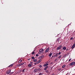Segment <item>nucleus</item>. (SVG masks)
I'll use <instances>...</instances> for the list:
<instances>
[{
  "label": "nucleus",
  "instance_id": "nucleus-1",
  "mask_svg": "<svg viewBox=\"0 0 75 75\" xmlns=\"http://www.w3.org/2000/svg\"><path fill=\"white\" fill-rule=\"evenodd\" d=\"M75 62H73L69 64V66H71V65H75Z\"/></svg>",
  "mask_w": 75,
  "mask_h": 75
},
{
  "label": "nucleus",
  "instance_id": "nucleus-2",
  "mask_svg": "<svg viewBox=\"0 0 75 75\" xmlns=\"http://www.w3.org/2000/svg\"><path fill=\"white\" fill-rule=\"evenodd\" d=\"M10 72H11V69H9L6 71V74H9L10 73Z\"/></svg>",
  "mask_w": 75,
  "mask_h": 75
},
{
  "label": "nucleus",
  "instance_id": "nucleus-3",
  "mask_svg": "<svg viewBox=\"0 0 75 75\" xmlns=\"http://www.w3.org/2000/svg\"><path fill=\"white\" fill-rule=\"evenodd\" d=\"M27 71V69H23L22 71V72H26Z\"/></svg>",
  "mask_w": 75,
  "mask_h": 75
},
{
  "label": "nucleus",
  "instance_id": "nucleus-4",
  "mask_svg": "<svg viewBox=\"0 0 75 75\" xmlns=\"http://www.w3.org/2000/svg\"><path fill=\"white\" fill-rule=\"evenodd\" d=\"M62 46L60 45L59 46V47H57V50H60Z\"/></svg>",
  "mask_w": 75,
  "mask_h": 75
},
{
  "label": "nucleus",
  "instance_id": "nucleus-5",
  "mask_svg": "<svg viewBox=\"0 0 75 75\" xmlns=\"http://www.w3.org/2000/svg\"><path fill=\"white\" fill-rule=\"evenodd\" d=\"M37 71H38V69H35L33 70L34 72L35 73V72H37Z\"/></svg>",
  "mask_w": 75,
  "mask_h": 75
},
{
  "label": "nucleus",
  "instance_id": "nucleus-6",
  "mask_svg": "<svg viewBox=\"0 0 75 75\" xmlns=\"http://www.w3.org/2000/svg\"><path fill=\"white\" fill-rule=\"evenodd\" d=\"M58 56V53H57L54 56V57H57Z\"/></svg>",
  "mask_w": 75,
  "mask_h": 75
},
{
  "label": "nucleus",
  "instance_id": "nucleus-7",
  "mask_svg": "<svg viewBox=\"0 0 75 75\" xmlns=\"http://www.w3.org/2000/svg\"><path fill=\"white\" fill-rule=\"evenodd\" d=\"M49 50L50 49H49V48H48L46 50V51H45V52L47 53L49 51Z\"/></svg>",
  "mask_w": 75,
  "mask_h": 75
},
{
  "label": "nucleus",
  "instance_id": "nucleus-8",
  "mask_svg": "<svg viewBox=\"0 0 75 75\" xmlns=\"http://www.w3.org/2000/svg\"><path fill=\"white\" fill-rule=\"evenodd\" d=\"M60 39H61V38H58L57 39V40H56V42H58V41H59Z\"/></svg>",
  "mask_w": 75,
  "mask_h": 75
},
{
  "label": "nucleus",
  "instance_id": "nucleus-9",
  "mask_svg": "<svg viewBox=\"0 0 75 75\" xmlns=\"http://www.w3.org/2000/svg\"><path fill=\"white\" fill-rule=\"evenodd\" d=\"M48 65V64L46 63L43 65V67H47V65Z\"/></svg>",
  "mask_w": 75,
  "mask_h": 75
},
{
  "label": "nucleus",
  "instance_id": "nucleus-10",
  "mask_svg": "<svg viewBox=\"0 0 75 75\" xmlns=\"http://www.w3.org/2000/svg\"><path fill=\"white\" fill-rule=\"evenodd\" d=\"M47 68H48V66H46L44 69L45 71H46L47 69Z\"/></svg>",
  "mask_w": 75,
  "mask_h": 75
},
{
  "label": "nucleus",
  "instance_id": "nucleus-11",
  "mask_svg": "<svg viewBox=\"0 0 75 75\" xmlns=\"http://www.w3.org/2000/svg\"><path fill=\"white\" fill-rule=\"evenodd\" d=\"M75 45L74 44L72 46V47H71V48L72 49H73V48H74V47H75Z\"/></svg>",
  "mask_w": 75,
  "mask_h": 75
},
{
  "label": "nucleus",
  "instance_id": "nucleus-12",
  "mask_svg": "<svg viewBox=\"0 0 75 75\" xmlns=\"http://www.w3.org/2000/svg\"><path fill=\"white\" fill-rule=\"evenodd\" d=\"M43 49H40L39 50V52H42L43 51Z\"/></svg>",
  "mask_w": 75,
  "mask_h": 75
},
{
  "label": "nucleus",
  "instance_id": "nucleus-13",
  "mask_svg": "<svg viewBox=\"0 0 75 75\" xmlns=\"http://www.w3.org/2000/svg\"><path fill=\"white\" fill-rule=\"evenodd\" d=\"M21 64H17L16 65V66L17 67H20V66H21Z\"/></svg>",
  "mask_w": 75,
  "mask_h": 75
},
{
  "label": "nucleus",
  "instance_id": "nucleus-14",
  "mask_svg": "<svg viewBox=\"0 0 75 75\" xmlns=\"http://www.w3.org/2000/svg\"><path fill=\"white\" fill-rule=\"evenodd\" d=\"M52 53H50V54L49 55V57H51V55H52Z\"/></svg>",
  "mask_w": 75,
  "mask_h": 75
},
{
  "label": "nucleus",
  "instance_id": "nucleus-15",
  "mask_svg": "<svg viewBox=\"0 0 75 75\" xmlns=\"http://www.w3.org/2000/svg\"><path fill=\"white\" fill-rule=\"evenodd\" d=\"M22 62V60L21 59L18 61V63H21V62Z\"/></svg>",
  "mask_w": 75,
  "mask_h": 75
},
{
  "label": "nucleus",
  "instance_id": "nucleus-16",
  "mask_svg": "<svg viewBox=\"0 0 75 75\" xmlns=\"http://www.w3.org/2000/svg\"><path fill=\"white\" fill-rule=\"evenodd\" d=\"M31 66H32V64H29L28 65V67H31Z\"/></svg>",
  "mask_w": 75,
  "mask_h": 75
},
{
  "label": "nucleus",
  "instance_id": "nucleus-17",
  "mask_svg": "<svg viewBox=\"0 0 75 75\" xmlns=\"http://www.w3.org/2000/svg\"><path fill=\"white\" fill-rule=\"evenodd\" d=\"M13 64H11L10 65V66H8V67H13Z\"/></svg>",
  "mask_w": 75,
  "mask_h": 75
},
{
  "label": "nucleus",
  "instance_id": "nucleus-18",
  "mask_svg": "<svg viewBox=\"0 0 75 75\" xmlns=\"http://www.w3.org/2000/svg\"><path fill=\"white\" fill-rule=\"evenodd\" d=\"M63 49L64 50H66V47H63Z\"/></svg>",
  "mask_w": 75,
  "mask_h": 75
},
{
  "label": "nucleus",
  "instance_id": "nucleus-19",
  "mask_svg": "<svg viewBox=\"0 0 75 75\" xmlns=\"http://www.w3.org/2000/svg\"><path fill=\"white\" fill-rule=\"evenodd\" d=\"M66 67V66L65 65H63V66H62V68H65Z\"/></svg>",
  "mask_w": 75,
  "mask_h": 75
},
{
  "label": "nucleus",
  "instance_id": "nucleus-20",
  "mask_svg": "<svg viewBox=\"0 0 75 75\" xmlns=\"http://www.w3.org/2000/svg\"><path fill=\"white\" fill-rule=\"evenodd\" d=\"M33 61H34V62H35L37 61V59H35Z\"/></svg>",
  "mask_w": 75,
  "mask_h": 75
},
{
  "label": "nucleus",
  "instance_id": "nucleus-21",
  "mask_svg": "<svg viewBox=\"0 0 75 75\" xmlns=\"http://www.w3.org/2000/svg\"><path fill=\"white\" fill-rule=\"evenodd\" d=\"M62 57V55H60V56H59L58 57V58H59V59L60 58H61V57Z\"/></svg>",
  "mask_w": 75,
  "mask_h": 75
},
{
  "label": "nucleus",
  "instance_id": "nucleus-22",
  "mask_svg": "<svg viewBox=\"0 0 75 75\" xmlns=\"http://www.w3.org/2000/svg\"><path fill=\"white\" fill-rule=\"evenodd\" d=\"M58 59H58V58H57L55 60V61H54L55 62V61H57V60H58Z\"/></svg>",
  "mask_w": 75,
  "mask_h": 75
},
{
  "label": "nucleus",
  "instance_id": "nucleus-23",
  "mask_svg": "<svg viewBox=\"0 0 75 75\" xmlns=\"http://www.w3.org/2000/svg\"><path fill=\"white\" fill-rule=\"evenodd\" d=\"M24 63H23V62H22L21 63V65H23L24 64Z\"/></svg>",
  "mask_w": 75,
  "mask_h": 75
},
{
  "label": "nucleus",
  "instance_id": "nucleus-24",
  "mask_svg": "<svg viewBox=\"0 0 75 75\" xmlns=\"http://www.w3.org/2000/svg\"><path fill=\"white\" fill-rule=\"evenodd\" d=\"M47 73H48V70H47L45 71Z\"/></svg>",
  "mask_w": 75,
  "mask_h": 75
},
{
  "label": "nucleus",
  "instance_id": "nucleus-25",
  "mask_svg": "<svg viewBox=\"0 0 75 75\" xmlns=\"http://www.w3.org/2000/svg\"><path fill=\"white\" fill-rule=\"evenodd\" d=\"M42 65H40V66H39V67L40 68H42Z\"/></svg>",
  "mask_w": 75,
  "mask_h": 75
},
{
  "label": "nucleus",
  "instance_id": "nucleus-26",
  "mask_svg": "<svg viewBox=\"0 0 75 75\" xmlns=\"http://www.w3.org/2000/svg\"><path fill=\"white\" fill-rule=\"evenodd\" d=\"M38 54H42V53H41V52H38Z\"/></svg>",
  "mask_w": 75,
  "mask_h": 75
},
{
  "label": "nucleus",
  "instance_id": "nucleus-27",
  "mask_svg": "<svg viewBox=\"0 0 75 75\" xmlns=\"http://www.w3.org/2000/svg\"><path fill=\"white\" fill-rule=\"evenodd\" d=\"M35 58H34V57H32V59H34Z\"/></svg>",
  "mask_w": 75,
  "mask_h": 75
},
{
  "label": "nucleus",
  "instance_id": "nucleus-28",
  "mask_svg": "<svg viewBox=\"0 0 75 75\" xmlns=\"http://www.w3.org/2000/svg\"><path fill=\"white\" fill-rule=\"evenodd\" d=\"M24 67H25L26 65V63H24Z\"/></svg>",
  "mask_w": 75,
  "mask_h": 75
},
{
  "label": "nucleus",
  "instance_id": "nucleus-29",
  "mask_svg": "<svg viewBox=\"0 0 75 75\" xmlns=\"http://www.w3.org/2000/svg\"><path fill=\"white\" fill-rule=\"evenodd\" d=\"M37 64H39V63H40V62L39 61H38L37 62Z\"/></svg>",
  "mask_w": 75,
  "mask_h": 75
},
{
  "label": "nucleus",
  "instance_id": "nucleus-30",
  "mask_svg": "<svg viewBox=\"0 0 75 75\" xmlns=\"http://www.w3.org/2000/svg\"><path fill=\"white\" fill-rule=\"evenodd\" d=\"M13 73H14L13 72H12L10 73V75H11V74H13Z\"/></svg>",
  "mask_w": 75,
  "mask_h": 75
},
{
  "label": "nucleus",
  "instance_id": "nucleus-31",
  "mask_svg": "<svg viewBox=\"0 0 75 75\" xmlns=\"http://www.w3.org/2000/svg\"><path fill=\"white\" fill-rule=\"evenodd\" d=\"M39 75H42V73H39Z\"/></svg>",
  "mask_w": 75,
  "mask_h": 75
},
{
  "label": "nucleus",
  "instance_id": "nucleus-32",
  "mask_svg": "<svg viewBox=\"0 0 75 75\" xmlns=\"http://www.w3.org/2000/svg\"><path fill=\"white\" fill-rule=\"evenodd\" d=\"M34 54V52H32V55H33Z\"/></svg>",
  "mask_w": 75,
  "mask_h": 75
},
{
  "label": "nucleus",
  "instance_id": "nucleus-33",
  "mask_svg": "<svg viewBox=\"0 0 75 75\" xmlns=\"http://www.w3.org/2000/svg\"><path fill=\"white\" fill-rule=\"evenodd\" d=\"M70 40H73V38H71L70 39Z\"/></svg>",
  "mask_w": 75,
  "mask_h": 75
},
{
  "label": "nucleus",
  "instance_id": "nucleus-34",
  "mask_svg": "<svg viewBox=\"0 0 75 75\" xmlns=\"http://www.w3.org/2000/svg\"><path fill=\"white\" fill-rule=\"evenodd\" d=\"M39 62H40L41 61V59H40L39 60Z\"/></svg>",
  "mask_w": 75,
  "mask_h": 75
},
{
  "label": "nucleus",
  "instance_id": "nucleus-35",
  "mask_svg": "<svg viewBox=\"0 0 75 75\" xmlns=\"http://www.w3.org/2000/svg\"><path fill=\"white\" fill-rule=\"evenodd\" d=\"M61 54V52H59V53H58V55H59Z\"/></svg>",
  "mask_w": 75,
  "mask_h": 75
},
{
  "label": "nucleus",
  "instance_id": "nucleus-36",
  "mask_svg": "<svg viewBox=\"0 0 75 75\" xmlns=\"http://www.w3.org/2000/svg\"><path fill=\"white\" fill-rule=\"evenodd\" d=\"M36 57H38V54H36Z\"/></svg>",
  "mask_w": 75,
  "mask_h": 75
},
{
  "label": "nucleus",
  "instance_id": "nucleus-37",
  "mask_svg": "<svg viewBox=\"0 0 75 75\" xmlns=\"http://www.w3.org/2000/svg\"><path fill=\"white\" fill-rule=\"evenodd\" d=\"M71 58L69 59V61H71Z\"/></svg>",
  "mask_w": 75,
  "mask_h": 75
},
{
  "label": "nucleus",
  "instance_id": "nucleus-38",
  "mask_svg": "<svg viewBox=\"0 0 75 75\" xmlns=\"http://www.w3.org/2000/svg\"><path fill=\"white\" fill-rule=\"evenodd\" d=\"M39 58V59H41L42 58L41 57H40Z\"/></svg>",
  "mask_w": 75,
  "mask_h": 75
},
{
  "label": "nucleus",
  "instance_id": "nucleus-39",
  "mask_svg": "<svg viewBox=\"0 0 75 75\" xmlns=\"http://www.w3.org/2000/svg\"><path fill=\"white\" fill-rule=\"evenodd\" d=\"M44 57V56H43V55H42V56H40V57H41V58H42V57Z\"/></svg>",
  "mask_w": 75,
  "mask_h": 75
},
{
  "label": "nucleus",
  "instance_id": "nucleus-40",
  "mask_svg": "<svg viewBox=\"0 0 75 75\" xmlns=\"http://www.w3.org/2000/svg\"><path fill=\"white\" fill-rule=\"evenodd\" d=\"M54 64V63H53V62H51V64Z\"/></svg>",
  "mask_w": 75,
  "mask_h": 75
},
{
  "label": "nucleus",
  "instance_id": "nucleus-41",
  "mask_svg": "<svg viewBox=\"0 0 75 75\" xmlns=\"http://www.w3.org/2000/svg\"><path fill=\"white\" fill-rule=\"evenodd\" d=\"M30 64H33V62H30Z\"/></svg>",
  "mask_w": 75,
  "mask_h": 75
},
{
  "label": "nucleus",
  "instance_id": "nucleus-42",
  "mask_svg": "<svg viewBox=\"0 0 75 75\" xmlns=\"http://www.w3.org/2000/svg\"><path fill=\"white\" fill-rule=\"evenodd\" d=\"M34 64H35V65H37V63H34Z\"/></svg>",
  "mask_w": 75,
  "mask_h": 75
},
{
  "label": "nucleus",
  "instance_id": "nucleus-43",
  "mask_svg": "<svg viewBox=\"0 0 75 75\" xmlns=\"http://www.w3.org/2000/svg\"><path fill=\"white\" fill-rule=\"evenodd\" d=\"M38 71H40V69H38Z\"/></svg>",
  "mask_w": 75,
  "mask_h": 75
},
{
  "label": "nucleus",
  "instance_id": "nucleus-44",
  "mask_svg": "<svg viewBox=\"0 0 75 75\" xmlns=\"http://www.w3.org/2000/svg\"><path fill=\"white\" fill-rule=\"evenodd\" d=\"M61 69H59V70H61Z\"/></svg>",
  "mask_w": 75,
  "mask_h": 75
},
{
  "label": "nucleus",
  "instance_id": "nucleus-45",
  "mask_svg": "<svg viewBox=\"0 0 75 75\" xmlns=\"http://www.w3.org/2000/svg\"><path fill=\"white\" fill-rule=\"evenodd\" d=\"M71 24V23H70V24H69V25H70V24Z\"/></svg>",
  "mask_w": 75,
  "mask_h": 75
},
{
  "label": "nucleus",
  "instance_id": "nucleus-46",
  "mask_svg": "<svg viewBox=\"0 0 75 75\" xmlns=\"http://www.w3.org/2000/svg\"><path fill=\"white\" fill-rule=\"evenodd\" d=\"M28 60H30V59H28Z\"/></svg>",
  "mask_w": 75,
  "mask_h": 75
},
{
  "label": "nucleus",
  "instance_id": "nucleus-47",
  "mask_svg": "<svg viewBox=\"0 0 75 75\" xmlns=\"http://www.w3.org/2000/svg\"><path fill=\"white\" fill-rule=\"evenodd\" d=\"M52 57H53V56L52 57Z\"/></svg>",
  "mask_w": 75,
  "mask_h": 75
}]
</instances>
